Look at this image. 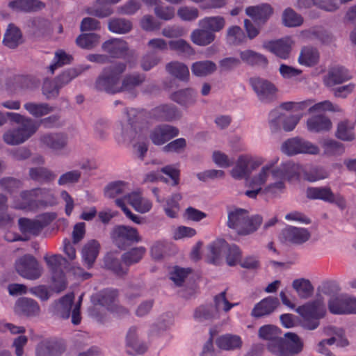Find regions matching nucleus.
I'll return each instance as SVG.
<instances>
[{
  "instance_id": "7c9ffc66",
  "label": "nucleus",
  "mask_w": 356,
  "mask_h": 356,
  "mask_svg": "<svg viewBox=\"0 0 356 356\" xmlns=\"http://www.w3.org/2000/svg\"><path fill=\"white\" fill-rule=\"evenodd\" d=\"M170 99L181 106H187L196 101V94L191 88H186L172 92Z\"/></svg>"
},
{
  "instance_id": "e2e57ef3",
  "label": "nucleus",
  "mask_w": 356,
  "mask_h": 356,
  "mask_svg": "<svg viewBox=\"0 0 356 356\" xmlns=\"http://www.w3.org/2000/svg\"><path fill=\"white\" fill-rule=\"evenodd\" d=\"M145 251L144 247L134 248L122 255V261L127 266L137 263L143 258Z\"/></svg>"
},
{
  "instance_id": "c85d7f7f",
  "label": "nucleus",
  "mask_w": 356,
  "mask_h": 356,
  "mask_svg": "<svg viewBox=\"0 0 356 356\" xmlns=\"http://www.w3.org/2000/svg\"><path fill=\"white\" fill-rule=\"evenodd\" d=\"M102 47L113 57H122L128 51L127 42L120 39L108 40L103 43Z\"/></svg>"
},
{
  "instance_id": "cd10ccee",
  "label": "nucleus",
  "mask_w": 356,
  "mask_h": 356,
  "mask_svg": "<svg viewBox=\"0 0 356 356\" xmlns=\"http://www.w3.org/2000/svg\"><path fill=\"white\" fill-rule=\"evenodd\" d=\"M8 7L16 12H31L42 9L44 4L38 0H14L8 3Z\"/></svg>"
},
{
  "instance_id": "338daca9",
  "label": "nucleus",
  "mask_w": 356,
  "mask_h": 356,
  "mask_svg": "<svg viewBox=\"0 0 356 356\" xmlns=\"http://www.w3.org/2000/svg\"><path fill=\"white\" fill-rule=\"evenodd\" d=\"M38 356H58L60 350L58 345L52 341L40 343L37 348Z\"/></svg>"
},
{
  "instance_id": "4c0bfd02",
  "label": "nucleus",
  "mask_w": 356,
  "mask_h": 356,
  "mask_svg": "<svg viewBox=\"0 0 356 356\" xmlns=\"http://www.w3.org/2000/svg\"><path fill=\"white\" fill-rule=\"evenodd\" d=\"M217 69L216 65L211 60H205L195 62L191 65L192 73L196 76H206L213 74Z\"/></svg>"
},
{
  "instance_id": "bf43d9fd",
  "label": "nucleus",
  "mask_w": 356,
  "mask_h": 356,
  "mask_svg": "<svg viewBox=\"0 0 356 356\" xmlns=\"http://www.w3.org/2000/svg\"><path fill=\"white\" fill-rule=\"evenodd\" d=\"M99 35L95 33H83L76 38V43L82 49H90L99 44Z\"/></svg>"
},
{
  "instance_id": "4be33fe9",
  "label": "nucleus",
  "mask_w": 356,
  "mask_h": 356,
  "mask_svg": "<svg viewBox=\"0 0 356 356\" xmlns=\"http://www.w3.org/2000/svg\"><path fill=\"white\" fill-rule=\"evenodd\" d=\"M29 32L36 37H47L52 33L50 22L42 18H34L27 23Z\"/></svg>"
},
{
  "instance_id": "e433bc0d",
  "label": "nucleus",
  "mask_w": 356,
  "mask_h": 356,
  "mask_svg": "<svg viewBox=\"0 0 356 356\" xmlns=\"http://www.w3.org/2000/svg\"><path fill=\"white\" fill-rule=\"evenodd\" d=\"M292 287L301 299H308L314 293V288L311 282L305 278L294 280L292 282Z\"/></svg>"
},
{
  "instance_id": "9b49d317",
  "label": "nucleus",
  "mask_w": 356,
  "mask_h": 356,
  "mask_svg": "<svg viewBox=\"0 0 356 356\" xmlns=\"http://www.w3.org/2000/svg\"><path fill=\"white\" fill-rule=\"evenodd\" d=\"M328 308L334 314H355L356 298L348 295L332 297L328 302Z\"/></svg>"
},
{
  "instance_id": "f704fd0d",
  "label": "nucleus",
  "mask_w": 356,
  "mask_h": 356,
  "mask_svg": "<svg viewBox=\"0 0 356 356\" xmlns=\"http://www.w3.org/2000/svg\"><path fill=\"white\" fill-rule=\"evenodd\" d=\"M29 175L32 180L42 183H51L56 177V175L52 170L44 167L30 168Z\"/></svg>"
},
{
  "instance_id": "39448f33",
  "label": "nucleus",
  "mask_w": 356,
  "mask_h": 356,
  "mask_svg": "<svg viewBox=\"0 0 356 356\" xmlns=\"http://www.w3.org/2000/svg\"><path fill=\"white\" fill-rule=\"evenodd\" d=\"M126 202L131 205L136 211L139 213H145L150 211L152 204V202L147 199L143 197L138 192H132L125 195L122 198H117L115 200L116 206L120 207L126 216L132 220L134 222L140 225L144 222V219L134 213L127 207Z\"/></svg>"
},
{
  "instance_id": "c756f323",
  "label": "nucleus",
  "mask_w": 356,
  "mask_h": 356,
  "mask_svg": "<svg viewBox=\"0 0 356 356\" xmlns=\"http://www.w3.org/2000/svg\"><path fill=\"white\" fill-rule=\"evenodd\" d=\"M241 338L234 334H224L216 339L217 346L225 350H234L240 349L242 346Z\"/></svg>"
},
{
  "instance_id": "0e129e2a",
  "label": "nucleus",
  "mask_w": 356,
  "mask_h": 356,
  "mask_svg": "<svg viewBox=\"0 0 356 356\" xmlns=\"http://www.w3.org/2000/svg\"><path fill=\"white\" fill-rule=\"evenodd\" d=\"M65 260V258L59 254H46L44 256V261H45L47 268L53 273H59L60 271L61 266Z\"/></svg>"
},
{
  "instance_id": "ddd939ff",
  "label": "nucleus",
  "mask_w": 356,
  "mask_h": 356,
  "mask_svg": "<svg viewBox=\"0 0 356 356\" xmlns=\"http://www.w3.org/2000/svg\"><path fill=\"white\" fill-rule=\"evenodd\" d=\"M53 218L49 214H43L37 218L31 220L28 218H20L19 226L20 231L28 235H38L42 229L48 225Z\"/></svg>"
},
{
  "instance_id": "49530a36",
  "label": "nucleus",
  "mask_w": 356,
  "mask_h": 356,
  "mask_svg": "<svg viewBox=\"0 0 356 356\" xmlns=\"http://www.w3.org/2000/svg\"><path fill=\"white\" fill-rule=\"evenodd\" d=\"M200 27L207 29L211 32L221 31L225 26V19L221 16L207 17L199 21Z\"/></svg>"
},
{
  "instance_id": "2eb2a0df",
  "label": "nucleus",
  "mask_w": 356,
  "mask_h": 356,
  "mask_svg": "<svg viewBox=\"0 0 356 356\" xmlns=\"http://www.w3.org/2000/svg\"><path fill=\"white\" fill-rule=\"evenodd\" d=\"M118 294L115 290L106 289L101 291L97 298V303L89 309L90 315L96 318L97 321H101L105 309L103 307H108L113 303Z\"/></svg>"
},
{
  "instance_id": "2f4dec72",
  "label": "nucleus",
  "mask_w": 356,
  "mask_h": 356,
  "mask_svg": "<svg viewBox=\"0 0 356 356\" xmlns=\"http://www.w3.org/2000/svg\"><path fill=\"white\" fill-rule=\"evenodd\" d=\"M272 13V8L267 4L249 6L245 9V13L257 22H265Z\"/></svg>"
},
{
  "instance_id": "f3484780",
  "label": "nucleus",
  "mask_w": 356,
  "mask_h": 356,
  "mask_svg": "<svg viewBox=\"0 0 356 356\" xmlns=\"http://www.w3.org/2000/svg\"><path fill=\"white\" fill-rule=\"evenodd\" d=\"M74 295L72 293L66 294L58 300L55 301L49 307L51 313L60 318L67 319L70 316Z\"/></svg>"
},
{
  "instance_id": "f8f14e48",
  "label": "nucleus",
  "mask_w": 356,
  "mask_h": 356,
  "mask_svg": "<svg viewBox=\"0 0 356 356\" xmlns=\"http://www.w3.org/2000/svg\"><path fill=\"white\" fill-rule=\"evenodd\" d=\"M250 82L261 102L267 103L275 99L277 89L269 81L260 77H252Z\"/></svg>"
},
{
  "instance_id": "393cba45",
  "label": "nucleus",
  "mask_w": 356,
  "mask_h": 356,
  "mask_svg": "<svg viewBox=\"0 0 356 356\" xmlns=\"http://www.w3.org/2000/svg\"><path fill=\"white\" fill-rule=\"evenodd\" d=\"M16 311L24 316L32 317L39 315L40 308L35 300L28 298H21L16 302Z\"/></svg>"
},
{
  "instance_id": "774afa93",
  "label": "nucleus",
  "mask_w": 356,
  "mask_h": 356,
  "mask_svg": "<svg viewBox=\"0 0 356 356\" xmlns=\"http://www.w3.org/2000/svg\"><path fill=\"white\" fill-rule=\"evenodd\" d=\"M353 129V127L349 122H341L338 124L336 136L338 138L343 140H353L355 138Z\"/></svg>"
},
{
  "instance_id": "6ab92c4d",
  "label": "nucleus",
  "mask_w": 356,
  "mask_h": 356,
  "mask_svg": "<svg viewBox=\"0 0 356 356\" xmlns=\"http://www.w3.org/2000/svg\"><path fill=\"white\" fill-rule=\"evenodd\" d=\"M112 238L118 246L123 241L139 242L142 240L137 229L125 225L116 226L113 230Z\"/></svg>"
},
{
  "instance_id": "ea45409f",
  "label": "nucleus",
  "mask_w": 356,
  "mask_h": 356,
  "mask_svg": "<svg viewBox=\"0 0 356 356\" xmlns=\"http://www.w3.org/2000/svg\"><path fill=\"white\" fill-rule=\"evenodd\" d=\"M3 44L9 48H15L22 42V35L15 26L10 24L4 34Z\"/></svg>"
},
{
  "instance_id": "dca6fc26",
  "label": "nucleus",
  "mask_w": 356,
  "mask_h": 356,
  "mask_svg": "<svg viewBox=\"0 0 356 356\" xmlns=\"http://www.w3.org/2000/svg\"><path fill=\"white\" fill-rule=\"evenodd\" d=\"M179 134L177 128L169 124L156 127L150 133L149 138L156 145H161Z\"/></svg>"
},
{
  "instance_id": "f03ea898",
  "label": "nucleus",
  "mask_w": 356,
  "mask_h": 356,
  "mask_svg": "<svg viewBox=\"0 0 356 356\" xmlns=\"http://www.w3.org/2000/svg\"><path fill=\"white\" fill-rule=\"evenodd\" d=\"M125 70L126 65L124 63H116L105 67L96 81L97 89L108 93H116L131 90L145 81L144 75L136 74L126 76L121 83V75Z\"/></svg>"
},
{
  "instance_id": "f257e3e1",
  "label": "nucleus",
  "mask_w": 356,
  "mask_h": 356,
  "mask_svg": "<svg viewBox=\"0 0 356 356\" xmlns=\"http://www.w3.org/2000/svg\"><path fill=\"white\" fill-rule=\"evenodd\" d=\"M291 168L295 173H299L301 168L291 163L284 164L282 168H275L273 163L264 165L250 179V186L252 189L246 191L245 195L254 199L259 194L275 196L282 193L285 188L284 179Z\"/></svg>"
},
{
  "instance_id": "4468645a",
  "label": "nucleus",
  "mask_w": 356,
  "mask_h": 356,
  "mask_svg": "<svg viewBox=\"0 0 356 356\" xmlns=\"http://www.w3.org/2000/svg\"><path fill=\"white\" fill-rule=\"evenodd\" d=\"M39 143L43 148L59 152L67 147L68 138L63 132L44 133L40 136Z\"/></svg>"
},
{
  "instance_id": "a19ab883",
  "label": "nucleus",
  "mask_w": 356,
  "mask_h": 356,
  "mask_svg": "<svg viewBox=\"0 0 356 356\" xmlns=\"http://www.w3.org/2000/svg\"><path fill=\"white\" fill-rule=\"evenodd\" d=\"M99 244L97 241L92 240L88 241L82 249V258L87 264L88 268H90L95 262L99 254Z\"/></svg>"
},
{
  "instance_id": "864d4df0",
  "label": "nucleus",
  "mask_w": 356,
  "mask_h": 356,
  "mask_svg": "<svg viewBox=\"0 0 356 356\" xmlns=\"http://www.w3.org/2000/svg\"><path fill=\"white\" fill-rule=\"evenodd\" d=\"M169 47L171 50L176 51L179 55L192 56L195 54V49L189 42L183 39L170 40Z\"/></svg>"
},
{
  "instance_id": "3c124183",
  "label": "nucleus",
  "mask_w": 356,
  "mask_h": 356,
  "mask_svg": "<svg viewBox=\"0 0 356 356\" xmlns=\"http://www.w3.org/2000/svg\"><path fill=\"white\" fill-rule=\"evenodd\" d=\"M194 317L196 320L203 322L217 318L218 316L213 305L211 304L198 307L194 312Z\"/></svg>"
},
{
  "instance_id": "69168bd1",
  "label": "nucleus",
  "mask_w": 356,
  "mask_h": 356,
  "mask_svg": "<svg viewBox=\"0 0 356 356\" xmlns=\"http://www.w3.org/2000/svg\"><path fill=\"white\" fill-rule=\"evenodd\" d=\"M60 88L56 79H46L42 84V92L47 99H55L58 96Z\"/></svg>"
},
{
  "instance_id": "58836bf2",
  "label": "nucleus",
  "mask_w": 356,
  "mask_h": 356,
  "mask_svg": "<svg viewBox=\"0 0 356 356\" xmlns=\"http://www.w3.org/2000/svg\"><path fill=\"white\" fill-rule=\"evenodd\" d=\"M33 190L23 191L19 196L13 201V207L18 209L29 210L35 204V197L33 195Z\"/></svg>"
},
{
  "instance_id": "603ef678",
  "label": "nucleus",
  "mask_w": 356,
  "mask_h": 356,
  "mask_svg": "<svg viewBox=\"0 0 356 356\" xmlns=\"http://www.w3.org/2000/svg\"><path fill=\"white\" fill-rule=\"evenodd\" d=\"M128 189V183L124 181H115L108 184L104 188V195L108 198H115Z\"/></svg>"
},
{
  "instance_id": "423d86ee",
  "label": "nucleus",
  "mask_w": 356,
  "mask_h": 356,
  "mask_svg": "<svg viewBox=\"0 0 356 356\" xmlns=\"http://www.w3.org/2000/svg\"><path fill=\"white\" fill-rule=\"evenodd\" d=\"M302 318V326L305 329L312 330L319 325V319L326 314V308L322 297L317 296L312 301L307 302L296 309Z\"/></svg>"
},
{
  "instance_id": "8fccbe9b",
  "label": "nucleus",
  "mask_w": 356,
  "mask_h": 356,
  "mask_svg": "<svg viewBox=\"0 0 356 356\" xmlns=\"http://www.w3.org/2000/svg\"><path fill=\"white\" fill-rule=\"evenodd\" d=\"M231 176L236 180L248 178L250 175V170L243 156H238L234 167L230 171Z\"/></svg>"
},
{
  "instance_id": "de8ad7c7",
  "label": "nucleus",
  "mask_w": 356,
  "mask_h": 356,
  "mask_svg": "<svg viewBox=\"0 0 356 356\" xmlns=\"http://www.w3.org/2000/svg\"><path fill=\"white\" fill-rule=\"evenodd\" d=\"M307 128L313 132L327 131L332 127L331 121L323 115L314 116L307 120Z\"/></svg>"
},
{
  "instance_id": "a18cd8bd",
  "label": "nucleus",
  "mask_w": 356,
  "mask_h": 356,
  "mask_svg": "<svg viewBox=\"0 0 356 356\" xmlns=\"http://www.w3.org/2000/svg\"><path fill=\"white\" fill-rule=\"evenodd\" d=\"M154 113L158 118L165 121H172L181 117L180 111L174 105H161L155 108Z\"/></svg>"
},
{
  "instance_id": "b1692460",
  "label": "nucleus",
  "mask_w": 356,
  "mask_h": 356,
  "mask_svg": "<svg viewBox=\"0 0 356 356\" xmlns=\"http://www.w3.org/2000/svg\"><path fill=\"white\" fill-rule=\"evenodd\" d=\"M351 79L348 70L343 67L334 68L324 76L323 82L327 87H332Z\"/></svg>"
},
{
  "instance_id": "c9c22d12",
  "label": "nucleus",
  "mask_w": 356,
  "mask_h": 356,
  "mask_svg": "<svg viewBox=\"0 0 356 356\" xmlns=\"http://www.w3.org/2000/svg\"><path fill=\"white\" fill-rule=\"evenodd\" d=\"M24 108L34 118H41L54 111V108L47 103L28 102L24 104Z\"/></svg>"
},
{
  "instance_id": "6e6d98bb",
  "label": "nucleus",
  "mask_w": 356,
  "mask_h": 356,
  "mask_svg": "<svg viewBox=\"0 0 356 356\" xmlns=\"http://www.w3.org/2000/svg\"><path fill=\"white\" fill-rule=\"evenodd\" d=\"M132 29L131 22L123 18H113L108 22V29L116 33H126Z\"/></svg>"
},
{
  "instance_id": "5701e85b",
  "label": "nucleus",
  "mask_w": 356,
  "mask_h": 356,
  "mask_svg": "<svg viewBox=\"0 0 356 356\" xmlns=\"http://www.w3.org/2000/svg\"><path fill=\"white\" fill-rule=\"evenodd\" d=\"M248 211L243 209H234L228 212L227 225L234 229L238 234L239 232H244V222L248 215Z\"/></svg>"
},
{
  "instance_id": "13d9d810",
  "label": "nucleus",
  "mask_w": 356,
  "mask_h": 356,
  "mask_svg": "<svg viewBox=\"0 0 356 356\" xmlns=\"http://www.w3.org/2000/svg\"><path fill=\"white\" fill-rule=\"evenodd\" d=\"M246 37L238 26H232L227 30V42L233 45H238L245 41Z\"/></svg>"
},
{
  "instance_id": "6e6552de",
  "label": "nucleus",
  "mask_w": 356,
  "mask_h": 356,
  "mask_svg": "<svg viewBox=\"0 0 356 356\" xmlns=\"http://www.w3.org/2000/svg\"><path fill=\"white\" fill-rule=\"evenodd\" d=\"M282 152L288 155L309 154L317 155L320 153L319 147L312 143L298 137L286 140L282 146Z\"/></svg>"
},
{
  "instance_id": "a878e982",
  "label": "nucleus",
  "mask_w": 356,
  "mask_h": 356,
  "mask_svg": "<svg viewBox=\"0 0 356 356\" xmlns=\"http://www.w3.org/2000/svg\"><path fill=\"white\" fill-rule=\"evenodd\" d=\"M227 249V244L224 241H217L207 247L206 259L208 262L218 264L222 261V256Z\"/></svg>"
},
{
  "instance_id": "1a4fd4ad",
  "label": "nucleus",
  "mask_w": 356,
  "mask_h": 356,
  "mask_svg": "<svg viewBox=\"0 0 356 356\" xmlns=\"http://www.w3.org/2000/svg\"><path fill=\"white\" fill-rule=\"evenodd\" d=\"M300 118L298 115H286L280 109H273L269 113L270 130L276 132L282 127L285 131H291L296 127Z\"/></svg>"
},
{
  "instance_id": "72a5a7b5",
  "label": "nucleus",
  "mask_w": 356,
  "mask_h": 356,
  "mask_svg": "<svg viewBox=\"0 0 356 356\" xmlns=\"http://www.w3.org/2000/svg\"><path fill=\"white\" fill-rule=\"evenodd\" d=\"M282 333L275 326L272 325H266L261 327L259 330V337L264 340L268 341V349L270 350V346L272 343L277 346L281 339Z\"/></svg>"
},
{
  "instance_id": "9d476101",
  "label": "nucleus",
  "mask_w": 356,
  "mask_h": 356,
  "mask_svg": "<svg viewBox=\"0 0 356 356\" xmlns=\"http://www.w3.org/2000/svg\"><path fill=\"white\" fill-rule=\"evenodd\" d=\"M17 273L29 280L38 279L42 273V268L34 257L30 254L24 255L15 263Z\"/></svg>"
},
{
  "instance_id": "c03bdc74",
  "label": "nucleus",
  "mask_w": 356,
  "mask_h": 356,
  "mask_svg": "<svg viewBox=\"0 0 356 356\" xmlns=\"http://www.w3.org/2000/svg\"><path fill=\"white\" fill-rule=\"evenodd\" d=\"M319 60V53L318 50L312 47H305L301 49L298 62L306 66H313Z\"/></svg>"
},
{
  "instance_id": "bb28decb",
  "label": "nucleus",
  "mask_w": 356,
  "mask_h": 356,
  "mask_svg": "<svg viewBox=\"0 0 356 356\" xmlns=\"http://www.w3.org/2000/svg\"><path fill=\"white\" fill-rule=\"evenodd\" d=\"M165 69L171 76L180 81H186L189 79L188 67L184 63L177 60L170 61L165 65Z\"/></svg>"
},
{
  "instance_id": "37998d69",
  "label": "nucleus",
  "mask_w": 356,
  "mask_h": 356,
  "mask_svg": "<svg viewBox=\"0 0 356 356\" xmlns=\"http://www.w3.org/2000/svg\"><path fill=\"white\" fill-rule=\"evenodd\" d=\"M241 60L250 65L266 66L268 63L266 58L253 50L246 49L240 52Z\"/></svg>"
},
{
  "instance_id": "79ce46f5",
  "label": "nucleus",
  "mask_w": 356,
  "mask_h": 356,
  "mask_svg": "<svg viewBox=\"0 0 356 356\" xmlns=\"http://www.w3.org/2000/svg\"><path fill=\"white\" fill-rule=\"evenodd\" d=\"M306 195L312 200L318 199L328 202L334 201V193L329 187H309L306 191Z\"/></svg>"
},
{
  "instance_id": "09e8293b",
  "label": "nucleus",
  "mask_w": 356,
  "mask_h": 356,
  "mask_svg": "<svg viewBox=\"0 0 356 356\" xmlns=\"http://www.w3.org/2000/svg\"><path fill=\"white\" fill-rule=\"evenodd\" d=\"M127 344L128 347L132 349L134 353L138 354L143 353L147 349L146 345L140 341L137 334V329L135 327H131L128 331Z\"/></svg>"
},
{
  "instance_id": "5fc2aeb1",
  "label": "nucleus",
  "mask_w": 356,
  "mask_h": 356,
  "mask_svg": "<svg viewBox=\"0 0 356 356\" xmlns=\"http://www.w3.org/2000/svg\"><path fill=\"white\" fill-rule=\"evenodd\" d=\"M282 23L287 27L300 26L303 23L302 17L296 13L293 9L288 8L285 9L282 16Z\"/></svg>"
},
{
  "instance_id": "052dcab7",
  "label": "nucleus",
  "mask_w": 356,
  "mask_h": 356,
  "mask_svg": "<svg viewBox=\"0 0 356 356\" xmlns=\"http://www.w3.org/2000/svg\"><path fill=\"white\" fill-rule=\"evenodd\" d=\"M214 304L213 305L217 314L219 316L220 312H227L234 306L237 305L238 303H230L226 297V291H224L219 294L216 295L213 298Z\"/></svg>"
},
{
  "instance_id": "7ed1b4c3",
  "label": "nucleus",
  "mask_w": 356,
  "mask_h": 356,
  "mask_svg": "<svg viewBox=\"0 0 356 356\" xmlns=\"http://www.w3.org/2000/svg\"><path fill=\"white\" fill-rule=\"evenodd\" d=\"M6 116L11 121L19 124L15 129H9L3 135V141L9 145L24 143L33 136L39 129V124L29 117L17 113L7 112Z\"/></svg>"
},
{
  "instance_id": "473e14b6",
  "label": "nucleus",
  "mask_w": 356,
  "mask_h": 356,
  "mask_svg": "<svg viewBox=\"0 0 356 356\" xmlns=\"http://www.w3.org/2000/svg\"><path fill=\"white\" fill-rule=\"evenodd\" d=\"M191 41L198 46H207L213 42L216 38L215 34L207 29H196L191 32Z\"/></svg>"
},
{
  "instance_id": "aec40b11",
  "label": "nucleus",
  "mask_w": 356,
  "mask_h": 356,
  "mask_svg": "<svg viewBox=\"0 0 356 356\" xmlns=\"http://www.w3.org/2000/svg\"><path fill=\"white\" fill-rule=\"evenodd\" d=\"M294 42L290 37H286L266 44V47L278 57L286 59L289 58Z\"/></svg>"
},
{
  "instance_id": "a211bd4d",
  "label": "nucleus",
  "mask_w": 356,
  "mask_h": 356,
  "mask_svg": "<svg viewBox=\"0 0 356 356\" xmlns=\"http://www.w3.org/2000/svg\"><path fill=\"white\" fill-rule=\"evenodd\" d=\"M311 236L309 232L302 227L289 226L282 232V238L285 243L300 245L307 241Z\"/></svg>"
},
{
  "instance_id": "0eeeda50",
  "label": "nucleus",
  "mask_w": 356,
  "mask_h": 356,
  "mask_svg": "<svg viewBox=\"0 0 356 356\" xmlns=\"http://www.w3.org/2000/svg\"><path fill=\"white\" fill-rule=\"evenodd\" d=\"M286 339L282 337L277 346L272 343L270 351L277 356H294L300 353L303 348V343L299 337L292 332L284 334Z\"/></svg>"
},
{
  "instance_id": "4d7b16f0",
  "label": "nucleus",
  "mask_w": 356,
  "mask_h": 356,
  "mask_svg": "<svg viewBox=\"0 0 356 356\" xmlns=\"http://www.w3.org/2000/svg\"><path fill=\"white\" fill-rule=\"evenodd\" d=\"M321 145L323 154L327 156L340 155L344 152L343 145L334 140L325 139L321 142Z\"/></svg>"
},
{
  "instance_id": "412c9836",
  "label": "nucleus",
  "mask_w": 356,
  "mask_h": 356,
  "mask_svg": "<svg viewBox=\"0 0 356 356\" xmlns=\"http://www.w3.org/2000/svg\"><path fill=\"white\" fill-rule=\"evenodd\" d=\"M280 305L277 298L268 296L257 303L251 312L254 318H261L273 313Z\"/></svg>"
},
{
  "instance_id": "680f3d73",
  "label": "nucleus",
  "mask_w": 356,
  "mask_h": 356,
  "mask_svg": "<svg viewBox=\"0 0 356 356\" xmlns=\"http://www.w3.org/2000/svg\"><path fill=\"white\" fill-rule=\"evenodd\" d=\"M87 69H88V67L70 69L57 76L56 80L60 88H63Z\"/></svg>"
},
{
  "instance_id": "20e7f679",
  "label": "nucleus",
  "mask_w": 356,
  "mask_h": 356,
  "mask_svg": "<svg viewBox=\"0 0 356 356\" xmlns=\"http://www.w3.org/2000/svg\"><path fill=\"white\" fill-rule=\"evenodd\" d=\"M127 115V120L122 122L118 129L116 140L119 143H129L140 138L142 130L145 126L143 113L130 109Z\"/></svg>"
}]
</instances>
